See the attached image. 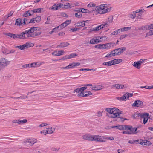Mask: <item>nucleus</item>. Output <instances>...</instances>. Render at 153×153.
<instances>
[{"mask_svg": "<svg viewBox=\"0 0 153 153\" xmlns=\"http://www.w3.org/2000/svg\"><path fill=\"white\" fill-rule=\"evenodd\" d=\"M122 111L116 108H114L112 110L111 115L109 116L111 118L117 117L116 120L117 121H121L123 122L125 120H127L126 118H123L119 117L120 114H122Z\"/></svg>", "mask_w": 153, "mask_h": 153, "instance_id": "1", "label": "nucleus"}, {"mask_svg": "<svg viewBox=\"0 0 153 153\" xmlns=\"http://www.w3.org/2000/svg\"><path fill=\"white\" fill-rule=\"evenodd\" d=\"M9 64V62L4 58L0 59V70L3 69Z\"/></svg>", "mask_w": 153, "mask_h": 153, "instance_id": "2", "label": "nucleus"}, {"mask_svg": "<svg viewBox=\"0 0 153 153\" xmlns=\"http://www.w3.org/2000/svg\"><path fill=\"white\" fill-rule=\"evenodd\" d=\"M80 64L79 62H72L70 63L69 64L65 67L62 68V69H69L71 68H74L75 67L78 66L80 65Z\"/></svg>", "mask_w": 153, "mask_h": 153, "instance_id": "3", "label": "nucleus"}, {"mask_svg": "<svg viewBox=\"0 0 153 153\" xmlns=\"http://www.w3.org/2000/svg\"><path fill=\"white\" fill-rule=\"evenodd\" d=\"M105 7L103 5H101L100 6H97L95 9L92 10V11H95L97 12L100 14H103L102 12L104 10Z\"/></svg>", "mask_w": 153, "mask_h": 153, "instance_id": "4", "label": "nucleus"}, {"mask_svg": "<svg viewBox=\"0 0 153 153\" xmlns=\"http://www.w3.org/2000/svg\"><path fill=\"white\" fill-rule=\"evenodd\" d=\"M63 6V4L62 3H58L53 5L51 8H50V9L53 11H55L62 7Z\"/></svg>", "mask_w": 153, "mask_h": 153, "instance_id": "5", "label": "nucleus"}, {"mask_svg": "<svg viewBox=\"0 0 153 153\" xmlns=\"http://www.w3.org/2000/svg\"><path fill=\"white\" fill-rule=\"evenodd\" d=\"M108 26V24L107 23H104L102 24H101L100 25L97 26V27L93 28L92 31H97L99 30L102 29H103L105 27H107ZM92 31V30L91 31Z\"/></svg>", "mask_w": 153, "mask_h": 153, "instance_id": "6", "label": "nucleus"}, {"mask_svg": "<svg viewBox=\"0 0 153 153\" xmlns=\"http://www.w3.org/2000/svg\"><path fill=\"white\" fill-rule=\"evenodd\" d=\"M143 105V102L140 100H136L132 104V106L134 107H142Z\"/></svg>", "mask_w": 153, "mask_h": 153, "instance_id": "7", "label": "nucleus"}, {"mask_svg": "<svg viewBox=\"0 0 153 153\" xmlns=\"http://www.w3.org/2000/svg\"><path fill=\"white\" fill-rule=\"evenodd\" d=\"M92 141L96 142H102L104 141L102 137L98 135H93Z\"/></svg>", "mask_w": 153, "mask_h": 153, "instance_id": "8", "label": "nucleus"}, {"mask_svg": "<svg viewBox=\"0 0 153 153\" xmlns=\"http://www.w3.org/2000/svg\"><path fill=\"white\" fill-rule=\"evenodd\" d=\"M71 20H67L64 23L59 25V29H61L63 28H65L67 25H69L71 23Z\"/></svg>", "mask_w": 153, "mask_h": 153, "instance_id": "9", "label": "nucleus"}, {"mask_svg": "<svg viewBox=\"0 0 153 153\" xmlns=\"http://www.w3.org/2000/svg\"><path fill=\"white\" fill-rule=\"evenodd\" d=\"M64 53V50L55 51L52 53V54L55 56H59L63 54Z\"/></svg>", "mask_w": 153, "mask_h": 153, "instance_id": "10", "label": "nucleus"}, {"mask_svg": "<svg viewBox=\"0 0 153 153\" xmlns=\"http://www.w3.org/2000/svg\"><path fill=\"white\" fill-rule=\"evenodd\" d=\"M130 128L131 129L129 130L130 131H129V132L131 133L130 134H136L139 131H137V127H133L131 126Z\"/></svg>", "mask_w": 153, "mask_h": 153, "instance_id": "11", "label": "nucleus"}, {"mask_svg": "<svg viewBox=\"0 0 153 153\" xmlns=\"http://www.w3.org/2000/svg\"><path fill=\"white\" fill-rule=\"evenodd\" d=\"M116 45L115 43L110 42L103 44L104 49L110 48L112 46Z\"/></svg>", "mask_w": 153, "mask_h": 153, "instance_id": "12", "label": "nucleus"}, {"mask_svg": "<svg viewBox=\"0 0 153 153\" xmlns=\"http://www.w3.org/2000/svg\"><path fill=\"white\" fill-rule=\"evenodd\" d=\"M38 27H32L29 29L27 30H26L27 33H34L35 32L37 31V29L38 28Z\"/></svg>", "mask_w": 153, "mask_h": 153, "instance_id": "13", "label": "nucleus"}, {"mask_svg": "<svg viewBox=\"0 0 153 153\" xmlns=\"http://www.w3.org/2000/svg\"><path fill=\"white\" fill-rule=\"evenodd\" d=\"M37 64V62L33 63L31 64H28L23 65L22 66L23 67L26 68L27 67L31 68V67H35Z\"/></svg>", "mask_w": 153, "mask_h": 153, "instance_id": "14", "label": "nucleus"}, {"mask_svg": "<svg viewBox=\"0 0 153 153\" xmlns=\"http://www.w3.org/2000/svg\"><path fill=\"white\" fill-rule=\"evenodd\" d=\"M87 21H83L82 22H77L75 24V26L76 27H79V26H82V27H84L85 26V23Z\"/></svg>", "mask_w": 153, "mask_h": 153, "instance_id": "15", "label": "nucleus"}, {"mask_svg": "<svg viewBox=\"0 0 153 153\" xmlns=\"http://www.w3.org/2000/svg\"><path fill=\"white\" fill-rule=\"evenodd\" d=\"M92 137L91 135H85L82 136V138L84 140L92 141Z\"/></svg>", "mask_w": 153, "mask_h": 153, "instance_id": "16", "label": "nucleus"}, {"mask_svg": "<svg viewBox=\"0 0 153 153\" xmlns=\"http://www.w3.org/2000/svg\"><path fill=\"white\" fill-rule=\"evenodd\" d=\"M70 45V44L67 42H64L61 43L58 46V47L64 48Z\"/></svg>", "mask_w": 153, "mask_h": 153, "instance_id": "17", "label": "nucleus"}, {"mask_svg": "<svg viewBox=\"0 0 153 153\" xmlns=\"http://www.w3.org/2000/svg\"><path fill=\"white\" fill-rule=\"evenodd\" d=\"M121 48H116L114 50L111 51V52H110L109 53L111 54V57L113 56H115L116 55H117V54L116 52L118 51V50H120Z\"/></svg>", "mask_w": 153, "mask_h": 153, "instance_id": "18", "label": "nucleus"}, {"mask_svg": "<svg viewBox=\"0 0 153 153\" xmlns=\"http://www.w3.org/2000/svg\"><path fill=\"white\" fill-rule=\"evenodd\" d=\"M113 65L119 63L122 61L121 59H114L112 60Z\"/></svg>", "mask_w": 153, "mask_h": 153, "instance_id": "19", "label": "nucleus"}, {"mask_svg": "<svg viewBox=\"0 0 153 153\" xmlns=\"http://www.w3.org/2000/svg\"><path fill=\"white\" fill-rule=\"evenodd\" d=\"M149 116V114L148 113H141L140 118H146L147 119L148 118H149L148 117Z\"/></svg>", "mask_w": 153, "mask_h": 153, "instance_id": "20", "label": "nucleus"}, {"mask_svg": "<svg viewBox=\"0 0 153 153\" xmlns=\"http://www.w3.org/2000/svg\"><path fill=\"white\" fill-rule=\"evenodd\" d=\"M26 33H27L26 30L22 32V33L19 34V39H24L26 38Z\"/></svg>", "mask_w": 153, "mask_h": 153, "instance_id": "21", "label": "nucleus"}, {"mask_svg": "<svg viewBox=\"0 0 153 153\" xmlns=\"http://www.w3.org/2000/svg\"><path fill=\"white\" fill-rule=\"evenodd\" d=\"M55 131V129L51 127V128H49L48 130H46V131L45 132V135H46L48 134H51L53 133Z\"/></svg>", "mask_w": 153, "mask_h": 153, "instance_id": "22", "label": "nucleus"}, {"mask_svg": "<svg viewBox=\"0 0 153 153\" xmlns=\"http://www.w3.org/2000/svg\"><path fill=\"white\" fill-rule=\"evenodd\" d=\"M22 24V19L20 18H19L16 20V22L15 25L17 26H20Z\"/></svg>", "mask_w": 153, "mask_h": 153, "instance_id": "23", "label": "nucleus"}, {"mask_svg": "<svg viewBox=\"0 0 153 153\" xmlns=\"http://www.w3.org/2000/svg\"><path fill=\"white\" fill-rule=\"evenodd\" d=\"M120 48H121V49L120 50H118V51L117 53V55H120L126 50V48L125 47H122Z\"/></svg>", "mask_w": 153, "mask_h": 153, "instance_id": "24", "label": "nucleus"}, {"mask_svg": "<svg viewBox=\"0 0 153 153\" xmlns=\"http://www.w3.org/2000/svg\"><path fill=\"white\" fill-rule=\"evenodd\" d=\"M75 11L77 12V13H76L75 14V16L76 17L81 18L82 17V14L81 13V12L80 10H75Z\"/></svg>", "mask_w": 153, "mask_h": 153, "instance_id": "25", "label": "nucleus"}, {"mask_svg": "<svg viewBox=\"0 0 153 153\" xmlns=\"http://www.w3.org/2000/svg\"><path fill=\"white\" fill-rule=\"evenodd\" d=\"M133 66L138 69H139L140 68L141 64L138 61L134 62Z\"/></svg>", "mask_w": 153, "mask_h": 153, "instance_id": "26", "label": "nucleus"}, {"mask_svg": "<svg viewBox=\"0 0 153 153\" xmlns=\"http://www.w3.org/2000/svg\"><path fill=\"white\" fill-rule=\"evenodd\" d=\"M102 87L100 85H96L94 86L92 88V89L94 90L98 91L102 89Z\"/></svg>", "mask_w": 153, "mask_h": 153, "instance_id": "27", "label": "nucleus"}, {"mask_svg": "<svg viewBox=\"0 0 153 153\" xmlns=\"http://www.w3.org/2000/svg\"><path fill=\"white\" fill-rule=\"evenodd\" d=\"M43 8H39L37 9H34L32 10H31V12H32L33 13H39L41 12L42 10H43Z\"/></svg>", "mask_w": 153, "mask_h": 153, "instance_id": "28", "label": "nucleus"}, {"mask_svg": "<svg viewBox=\"0 0 153 153\" xmlns=\"http://www.w3.org/2000/svg\"><path fill=\"white\" fill-rule=\"evenodd\" d=\"M1 51L3 53L5 54H7L8 51V50L4 47H2L1 48Z\"/></svg>", "mask_w": 153, "mask_h": 153, "instance_id": "29", "label": "nucleus"}, {"mask_svg": "<svg viewBox=\"0 0 153 153\" xmlns=\"http://www.w3.org/2000/svg\"><path fill=\"white\" fill-rule=\"evenodd\" d=\"M34 45L33 43L28 42L25 44L26 48L30 47H32L34 46Z\"/></svg>", "mask_w": 153, "mask_h": 153, "instance_id": "30", "label": "nucleus"}, {"mask_svg": "<svg viewBox=\"0 0 153 153\" xmlns=\"http://www.w3.org/2000/svg\"><path fill=\"white\" fill-rule=\"evenodd\" d=\"M81 12H82L83 13H91L93 11L92 10L91 11H90L88 9H85L84 8H82L81 10H80Z\"/></svg>", "mask_w": 153, "mask_h": 153, "instance_id": "31", "label": "nucleus"}, {"mask_svg": "<svg viewBox=\"0 0 153 153\" xmlns=\"http://www.w3.org/2000/svg\"><path fill=\"white\" fill-rule=\"evenodd\" d=\"M102 65H104L111 66L113 65L112 61L111 60L109 62H103L102 63Z\"/></svg>", "mask_w": 153, "mask_h": 153, "instance_id": "32", "label": "nucleus"}, {"mask_svg": "<svg viewBox=\"0 0 153 153\" xmlns=\"http://www.w3.org/2000/svg\"><path fill=\"white\" fill-rule=\"evenodd\" d=\"M123 99H124V101H126L128 99L129 96L128 95V93H126L124 94L123 95Z\"/></svg>", "mask_w": 153, "mask_h": 153, "instance_id": "33", "label": "nucleus"}, {"mask_svg": "<svg viewBox=\"0 0 153 153\" xmlns=\"http://www.w3.org/2000/svg\"><path fill=\"white\" fill-rule=\"evenodd\" d=\"M77 94V96L78 97H87L88 96V94H84V92H80L79 93Z\"/></svg>", "mask_w": 153, "mask_h": 153, "instance_id": "34", "label": "nucleus"}, {"mask_svg": "<svg viewBox=\"0 0 153 153\" xmlns=\"http://www.w3.org/2000/svg\"><path fill=\"white\" fill-rule=\"evenodd\" d=\"M95 48H98L100 49H104L103 44H99L96 45L95 46Z\"/></svg>", "mask_w": 153, "mask_h": 153, "instance_id": "35", "label": "nucleus"}, {"mask_svg": "<svg viewBox=\"0 0 153 153\" xmlns=\"http://www.w3.org/2000/svg\"><path fill=\"white\" fill-rule=\"evenodd\" d=\"M96 69H89V68H81L79 69L80 71H96Z\"/></svg>", "mask_w": 153, "mask_h": 153, "instance_id": "36", "label": "nucleus"}, {"mask_svg": "<svg viewBox=\"0 0 153 153\" xmlns=\"http://www.w3.org/2000/svg\"><path fill=\"white\" fill-rule=\"evenodd\" d=\"M136 16V13L133 11L131 12L130 14H129L128 16L131 18L134 19L135 18Z\"/></svg>", "mask_w": 153, "mask_h": 153, "instance_id": "37", "label": "nucleus"}, {"mask_svg": "<svg viewBox=\"0 0 153 153\" xmlns=\"http://www.w3.org/2000/svg\"><path fill=\"white\" fill-rule=\"evenodd\" d=\"M36 142V141L35 140H31L30 139L28 140L26 142V143H28L32 145H33Z\"/></svg>", "mask_w": 153, "mask_h": 153, "instance_id": "38", "label": "nucleus"}, {"mask_svg": "<svg viewBox=\"0 0 153 153\" xmlns=\"http://www.w3.org/2000/svg\"><path fill=\"white\" fill-rule=\"evenodd\" d=\"M139 30H148L147 25L142 26L138 28Z\"/></svg>", "mask_w": 153, "mask_h": 153, "instance_id": "39", "label": "nucleus"}, {"mask_svg": "<svg viewBox=\"0 0 153 153\" xmlns=\"http://www.w3.org/2000/svg\"><path fill=\"white\" fill-rule=\"evenodd\" d=\"M113 17H110L108 18V20L106 22H104V23H107L108 24H108H110L113 21Z\"/></svg>", "mask_w": 153, "mask_h": 153, "instance_id": "40", "label": "nucleus"}, {"mask_svg": "<svg viewBox=\"0 0 153 153\" xmlns=\"http://www.w3.org/2000/svg\"><path fill=\"white\" fill-rule=\"evenodd\" d=\"M141 115V113H136L134 114L133 116V117L134 118H138L139 117H140Z\"/></svg>", "mask_w": 153, "mask_h": 153, "instance_id": "41", "label": "nucleus"}, {"mask_svg": "<svg viewBox=\"0 0 153 153\" xmlns=\"http://www.w3.org/2000/svg\"><path fill=\"white\" fill-rule=\"evenodd\" d=\"M102 139L103 140L104 139L109 140H114V138L112 137H109L108 136H106V137H102Z\"/></svg>", "mask_w": 153, "mask_h": 153, "instance_id": "42", "label": "nucleus"}, {"mask_svg": "<svg viewBox=\"0 0 153 153\" xmlns=\"http://www.w3.org/2000/svg\"><path fill=\"white\" fill-rule=\"evenodd\" d=\"M130 125H125L123 126V130H129L131 129L130 128Z\"/></svg>", "mask_w": 153, "mask_h": 153, "instance_id": "43", "label": "nucleus"}, {"mask_svg": "<svg viewBox=\"0 0 153 153\" xmlns=\"http://www.w3.org/2000/svg\"><path fill=\"white\" fill-rule=\"evenodd\" d=\"M111 8H108L106 9L104 8V10L102 12L103 14L109 12L111 10Z\"/></svg>", "mask_w": 153, "mask_h": 153, "instance_id": "44", "label": "nucleus"}, {"mask_svg": "<svg viewBox=\"0 0 153 153\" xmlns=\"http://www.w3.org/2000/svg\"><path fill=\"white\" fill-rule=\"evenodd\" d=\"M131 27H126L122 28V31H127L128 30L131 29Z\"/></svg>", "mask_w": 153, "mask_h": 153, "instance_id": "45", "label": "nucleus"}, {"mask_svg": "<svg viewBox=\"0 0 153 153\" xmlns=\"http://www.w3.org/2000/svg\"><path fill=\"white\" fill-rule=\"evenodd\" d=\"M41 34V32L40 31L38 32H35L34 33H33V37L37 36L40 35Z\"/></svg>", "mask_w": 153, "mask_h": 153, "instance_id": "46", "label": "nucleus"}, {"mask_svg": "<svg viewBox=\"0 0 153 153\" xmlns=\"http://www.w3.org/2000/svg\"><path fill=\"white\" fill-rule=\"evenodd\" d=\"M70 59L74 57L75 56L77 55V54L75 53H72L71 54L68 55Z\"/></svg>", "mask_w": 153, "mask_h": 153, "instance_id": "47", "label": "nucleus"}, {"mask_svg": "<svg viewBox=\"0 0 153 153\" xmlns=\"http://www.w3.org/2000/svg\"><path fill=\"white\" fill-rule=\"evenodd\" d=\"M25 36L26 37V38L25 39L31 37H33V33H26Z\"/></svg>", "mask_w": 153, "mask_h": 153, "instance_id": "48", "label": "nucleus"}, {"mask_svg": "<svg viewBox=\"0 0 153 153\" xmlns=\"http://www.w3.org/2000/svg\"><path fill=\"white\" fill-rule=\"evenodd\" d=\"M19 124H24L27 122V120L26 119L23 120L19 119Z\"/></svg>", "mask_w": 153, "mask_h": 153, "instance_id": "49", "label": "nucleus"}, {"mask_svg": "<svg viewBox=\"0 0 153 153\" xmlns=\"http://www.w3.org/2000/svg\"><path fill=\"white\" fill-rule=\"evenodd\" d=\"M4 34L5 35L9 37H10L11 38H13V36H14V34H13V33H4Z\"/></svg>", "mask_w": 153, "mask_h": 153, "instance_id": "50", "label": "nucleus"}, {"mask_svg": "<svg viewBox=\"0 0 153 153\" xmlns=\"http://www.w3.org/2000/svg\"><path fill=\"white\" fill-rule=\"evenodd\" d=\"M28 98V97L27 96H25L24 95H22V96L19 97H17V99H25V98Z\"/></svg>", "mask_w": 153, "mask_h": 153, "instance_id": "51", "label": "nucleus"}, {"mask_svg": "<svg viewBox=\"0 0 153 153\" xmlns=\"http://www.w3.org/2000/svg\"><path fill=\"white\" fill-rule=\"evenodd\" d=\"M59 28L60 27L59 26H58L53 29L52 30H53V31L54 32H56L57 31H58V30H60L61 29H59Z\"/></svg>", "mask_w": 153, "mask_h": 153, "instance_id": "52", "label": "nucleus"}, {"mask_svg": "<svg viewBox=\"0 0 153 153\" xmlns=\"http://www.w3.org/2000/svg\"><path fill=\"white\" fill-rule=\"evenodd\" d=\"M124 125H118L117 126V129L120 130H123Z\"/></svg>", "mask_w": 153, "mask_h": 153, "instance_id": "53", "label": "nucleus"}, {"mask_svg": "<svg viewBox=\"0 0 153 153\" xmlns=\"http://www.w3.org/2000/svg\"><path fill=\"white\" fill-rule=\"evenodd\" d=\"M35 19H34V18L31 19L29 22H27V24H29L30 23H35L36 22V20Z\"/></svg>", "mask_w": 153, "mask_h": 153, "instance_id": "54", "label": "nucleus"}, {"mask_svg": "<svg viewBox=\"0 0 153 153\" xmlns=\"http://www.w3.org/2000/svg\"><path fill=\"white\" fill-rule=\"evenodd\" d=\"M112 108H106L105 109V110L106 111L109 113H110V114H111V111H112Z\"/></svg>", "mask_w": 153, "mask_h": 153, "instance_id": "55", "label": "nucleus"}, {"mask_svg": "<svg viewBox=\"0 0 153 153\" xmlns=\"http://www.w3.org/2000/svg\"><path fill=\"white\" fill-rule=\"evenodd\" d=\"M115 87L117 89H120V84H116L114 85H113L112 87Z\"/></svg>", "mask_w": 153, "mask_h": 153, "instance_id": "56", "label": "nucleus"}, {"mask_svg": "<svg viewBox=\"0 0 153 153\" xmlns=\"http://www.w3.org/2000/svg\"><path fill=\"white\" fill-rule=\"evenodd\" d=\"M152 144V143L150 141H147V140L145 141V145L150 146Z\"/></svg>", "mask_w": 153, "mask_h": 153, "instance_id": "57", "label": "nucleus"}, {"mask_svg": "<svg viewBox=\"0 0 153 153\" xmlns=\"http://www.w3.org/2000/svg\"><path fill=\"white\" fill-rule=\"evenodd\" d=\"M79 29L76 28H71L69 30L71 31L74 32L78 30Z\"/></svg>", "mask_w": 153, "mask_h": 153, "instance_id": "58", "label": "nucleus"}, {"mask_svg": "<svg viewBox=\"0 0 153 153\" xmlns=\"http://www.w3.org/2000/svg\"><path fill=\"white\" fill-rule=\"evenodd\" d=\"M148 30H150L152 29H153V24H151L149 25H147Z\"/></svg>", "mask_w": 153, "mask_h": 153, "instance_id": "59", "label": "nucleus"}, {"mask_svg": "<svg viewBox=\"0 0 153 153\" xmlns=\"http://www.w3.org/2000/svg\"><path fill=\"white\" fill-rule=\"evenodd\" d=\"M96 43L95 39L94 38L91 39L90 41V43L91 44H95Z\"/></svg>", "mask_w": 153, "mask_h": 153, "instance_id": "60", "label": "nucleus"}, {"mask_svg": "<svg viewBox=\"0 0 153 153\" xmlns=\"http://www.w3.org/2000/svg\"><path fill=\"white\" fill-rule=\"evenodd\" d=\"M95 4H93V3H90L89 4H88L87 5L88 7H95Z\"/></svg>", "mask_w": 153, "mask_h": 153, "instance_id": "61", "label": "nucleus"}, {"mask_svg": "<svg viewBox=\"0 0 153 153\" xmlns=\"http://www.w3.org/2000/svg\"><path fill=\"white\" fill-rule=\"evenodd\" d=\"M26 48V47L25 45V44L24 45H20L19 49L21 50H23L24 49Z\"/></svg>", "mask_w": 153, "mask_h": 153, "instance_id": "62", "label": "nucleus"}, {"mask_svg": "<svg viewBox=\"0 0 153 153\" xmlns=\"http://www.w3.org/2000/svg\"><path fill=\"white\" fill-rule=\"evenodd\" d=\"M23 23L24 24H27V22H28V19H27V18H25L23 19Z\"/></svg>", "mask_w": 153, "mask_h": 153, "instance_id": "63", "label": "nucleus"}, {"mask_svg": "<svg viewBox=\"0 0 153 153\" xmlns=\"http://www.w3.org/2000/svg\"><path fill=\"white\" fill-rule=\"evenodd\" d=\"M34 19H35L36 22H39L41 20V17L40 16H38L36 18H35Z\"/></svg>", "mask_w": 153, "mask_h": 153, "instance_id": "64", "label": "nucleus"}]
</instances>
